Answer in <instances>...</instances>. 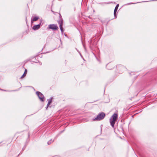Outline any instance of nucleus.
I'll use <instances>...</instances> for the list:
<instances>
[{
    "label": "nucleus",
    "mask_w": 157,
    "mask_h": 157,
    "mask_svg": "<svg viewBox=\"0 0 157 157\" xmlns=\"http://www.w3.org/2000/svg\"><path fill=\"white\" fill-rule=\"evenodd\" d=\"M58 28L57 25L55 24H50L49 25L48 27V29H52V30H56L58 29Z\"/></svg>",
    "instance_id": "4"
},
{
    "label": "nucleus",
    "mask_w": 157,
    "mask_h": 157,
    "mask_svg": "<svg viewBox=\"0 0 157 157\" xmlns=\"http://www.w3.org/2000/svg\"><path fill=\"white\" fill-rule=\"evenodd\" d=\"M59 24H60L59 27L60 28V29L62 33L63 31V28L62 27L63 25V22L62 21H59Z\"/></svg>",
    "instance_id": "5"
},
{
    "label": "nucleus",
    "mask_w": 157,
    "mask_h": 157,
    "mask_svg": "<svg viewBox=\"0 0 157 157\" xmlns=\"http://www.w3.org/2000/svg\"><path fill=\"white\" fill-rule=\"evenodd\" d=\"M50 104H49V103H48L47 105V108L48 107V106H49V105H50Z\"/></svg>",
    "instance_id": "12"
},
{
    "label": "nucleus",
    "mask_w": 157,
    "mask_h": 157,
    "mask_svg": "<svg viewBox=\"0 0 157 157\" xmlns=\"http://www.w3.org/2000/svg\"><path fill=\"white\" fill-rule=\"evenodd\" d=\"M105 116V114L103 113H101L98 115L97 117L94 119V121H100L103 119Z\"/></svg>",
    "instance_id": "2"
},
{
    "label": "nucleus",
    "mask_w": 157,
    "mask_h": 157,
    "mask_svg": "<svg viewBox=\"0 0 157 157\" xmlns=\"http://www.w3.org/2000/svg\"><path fill=\"white\" fill-rule=\"evenodd\" d=\"M36 94L41 101H44V97L42 94L39 92L37 91Z\"/></svg>",
    "instance_id": "3"
},
{
    "label": "nucleus",
    "mask_w": 157,
    "mask_h": 157,
    "mask_svg": "<svg viewBox=\"0 0 157 157\" xmlns=\"http://www.w3.org/2000/svg\"><path fill=\"white\" fill-rule=\"evenodd\" d=\"M39 18V17H34L32 20L31 21H37Z\"/></svg>",
    "instance_id": "8"
},
{
    "label": "nucleus",
    "mask_w": 157,
    "mask_h": 157,
    "mask_svg": "<svg viewBox=\"0 0 157 157\" xmlns=\"http://www.w3.org/2000/svg\"><path fill=\"white\" fill-rule=\"evenodd\" d=\"M52 98H51L50 99H49L48 103H49V104H50L52 102Z\"/></svg>",
    "instance_id": "10"
},
{
    "label": "nucleus",
    "mask_w": 157,
    "mask_h": 157,
    "mask_svg": "<svg viewBox=\"0 0 157 157\" xmlns=\"http://www.w3.org/2000/svg\"><path fill=\"white\" fill-rule=\"evenodd\" d=\"M40 27V24L35 25L33 27V30H36L38 29Z\"/></svg>",
    "instance_id": "6"
},
{
    "label": "nucleus",
    "mask_w": 157,
    "mask_h": 157,
    "mask_svg": "<svg viewBox=\"0 0 157 157\" xmlns=\"http://www.w3.org/2000/svg\"><path fill=\"white\" fill-rule=\"evenodd\" d=\"M118 118V114L117 113H114L110 118V123L113 128L114 126L115 122L117 120Z\"/></svg>",
    "instance_id": "1"
},
{
    "label": "nucleus",
    "mask_w": 157,
    "mask_h": 157,
    "mask_svg": "<svg viewBox=\"0 0 157 157\" xmlns=\"http://www.w3.org/2000/svg\"><path fill=\"white\" fill-rule=\"evenodd\" d=\"M26 73H27V70H26V69H25V72H24V74H23V75L21 77V78H24L25 77V76L26 75Z\"/></svg>",
    "instance_id": "9"
},
{
    "label": "nucleus",
    "mask_w": 157,
    "mask_h": 157,
    "mask_svg": "<svg viewBox=\"0 0 157 157\" xmlns=\"http://www.w3.org/2000/svg\"><path fill=\"white\" fill-rule=\"evenodd\" d=\"M52 142H53V141H52V140L48 141V144L49 145V144H50L52 143Z\"/></svg>",
    "instance_id": "11"
},
{
    "label": "nucleus",
    "mask_w": 157,
    "mask_h": 157,
    "mask_svg": "<svg viewBox=\"0 0 157 157\" xmlns=\"http://www.w3.org/2000/svg\"><path fill=\"white\" fill-rule=\"evenodd\" d=\"M119 5L118 4H117L115 7L114 11V15L115 16V14L116 13L117 10L118 8L119 7Z\"/></svg>",
    "instance_id": "7"
}]
</instances>
